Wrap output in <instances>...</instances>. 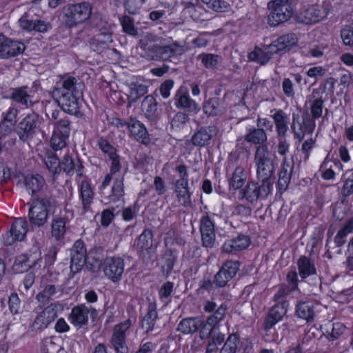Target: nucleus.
Masks as SVG:
<instances>
[{
    "mask_svg": "<svg viewBox=\"0 0 353 353\" xmlns=\"http://www.w3.org/2000/svg\"><path fill=\"white\" fill-rule=\"evenodd\" d=\"M10 230L17 241L23 240L28 232L27 221L23 218L16 219Z\"/></svg>",
    "mask_w": 353,
    "mask_h": 353,
    "instance_id": "a18cd8bd",
    "label": "nucleus"
},
{
    "mask_svg": "<svg viewBox=\"0 0 353 353\" xmlns=\"http://www.w3.org/2000/svg\"><path fill=\"white\" fill-rule=\"evenodd\" d=\"M246 179L247 174L245 168L241 165L236 166L228 179L230 187L238 190L243 185Z\"/></svg>",
    "mask_w": 353,
    "mask_h": 353,
    "instance_id": "37998d69",
    "label": "nucleus"
},
{
    "mask_svg": "<svg viewBox=\"0 0 353 353\" xmlns=\"http://www.w3.org/2000/svg\"><path fill=\"white\" fill-rule=\"evenodd\" d=\"M87 257V251L83 241L74 242L70 251V270L77 273L84 266Z\"/></svg>",
    "mask_w": 353,
    "mask_h": 353,
    "instance_id": "6ab92c4d",
    "label": "nucleus"
},
{
    "mask_svg": "<svg viewBox=\"0 0 353 353\" xmlns=\"http://www.w3.org/2000/svg\"><path fill=\"white\" fill-rule=\"evenodd\" d=\"M97 145L104 154L108 155V157L116 153V149L108 142V140L103 138H100L98 140Z\"/></svg>",
    "mask_w": 353,
    "mask_h": 353,
    "instance_id": "774afa93",
    "label": "nucleus"
},
{
    "mask_svg": "<svg viewBox=\"0 0 353 353\" xmlns=\"http://www.w3.org/2000/svg\"><path fill=\"white\" fill-rule=\"evenodd\" d=\"M129 90L128 100L130 103H135L148 92V86L143 83H131Z\"/></svg>",
    "mask_w": 353,
    "mask_h": 353,
    "instance_id": "de8ad7c7",
    "label": "nucleus"
},
{
    "mask_svg": "<svg viewBox=\"0 0 353 353\" xmlns=\"http://www.w3.org/2000/svg\"><path fill=\"white\" fill-rule=\"evenodd\" d=\"M174 285L172 282L164 283L159 290V298L162 301H166L173 292Z\"/></svg>",
    "mask_w": 353,
    "mask_h": 353,
    "instance_id": "69168bd1",
    "label": "nucleus"
},
{
    "mask_svg": "<svg viewBox=\"0 0 353 353\" xmlns=\"http://www.w3.org/2000/svg\"><path fill=\"white\" fill-rule=\"evenodd\" d=\"M239 269V262L227 261L214 276V282L219 287H224L236 275Z\"/></svg>",
    "mask_w": 353,
    "mask_h": 353,
    "instance_id": "aec40b11",
    "label": "nucleus"
},
{
    "mask_svg": "<svg viewBox=\"0 0 353 353\" xmlns=\"http://www.w3.org/2000/svg\"><path fill=\"white\" fill-rule=\"evenodd\" d=\"M268 139L267 134L262 128H250L245 135V141L252 144L264 145Z\"/></svg>",
    "mask_w": 353,
    "mask_h": 353,
    "instance_id": "c03bdc74",
    "label": "nucleus"
},
{
    "mask_svg": "<svg viewBox=\"0 0 353 353\" xmlns=\"http://www.w3.org/2000/svg\"><path fill=\"white\" fill-rule=\"evenodd\" d=\"M41 261V252L36 246L29 252L17 256L12 265V270L15 273H23L39 265Z\"/></svg>",
    "mask_w": 353,
    "mask_h": 353,
    "instance_id": "f8f14e48",
    "label": "nucleus"
},
{
    "mask_svg": "<svg viewBox=\"0 0 353 353\" xmlns=\"http://www.w3.org/2000/svg\"><path fill=\"white\" fill-rule=\"evenodd\" d=\"M83 84L70 74L60 77L52 90V97L62 110L70 114L79 112L80 99L83 97Z\"/></svg>",
    "mask_w": 353,
    "mask_h": 353,
    "instance_id": "f257e3e1",
    "label": "nucleus"
},
{
    "mask_svg": "<svg viewBox=\"0 0 353 353\" xmlns=\"http://www.w3.org/2000/svg\"><path fill=\"white\" fill-rule=\"evenodd\" d=\"M202 65L207 69H214L220 63L221 58L217 54L202 53L198 56Z\"/></svg>",
    "mask_w": 353,
    "mask_h": 353,
    "instance_id": "603ef678",
    "label": "nucleus"
},
{
    "mask_svg": "<svg viewBox=\"0 0 353 353\" xmlns=\"http://www.w3.org/2000/svg\"><path fill=\"white\" fill-rule=\"evenodd\" d=\"M62 309L61 305L57 303H52L41 312L36 311L37 315L31 324L34 330H43L46 329L57 317L58 312Z\"/></svg>",
    "mask_w": 353,
    "mask_h": 353,
    "instance_id": "ddd939ff",
    "label": "nucleus"
},
{
    "mask_svg": "<svg viewBox=\"0 0 353 353\" xmlns=\"http://www.w3.org/2000/svg\"><path fill=\"white\" fill-rule=\"evenodd\" d=\"M288 303H276L270 310L268 316L265 319V328L270 329L278 322L281 321L285 316L288 310Z\"/></svg>",
    "mask_w": 353,
    "mask_h": 353,
    "instance_id": "cd10ccee",
    "label": "nucleus"
},
{
    "mask_svg": "<svg viewBox=\"0 0 353 353\" xmlns=\"http://www.w3.org/2000/svg\"><path fill=\"white\" fill-rule=\"evenodd\" d=\"M268 6L272 10L268 16V23L275 27L288 21L292 16L294 8L290 0H274Z\"/></svg>",
    "mask_w": 353,
    "mask_h": 353,
    "instance_id": "0eeeda50",
    "label": "nucleus"
},
{
    "mask_svg": "<svg viewBox=\"0 0 353 353\" xmlns=\"http://www.w3.org/2000/svg\"><path fill=\"white\" fill-rule=\"evenodd\" d=\"M18 109L14 106H10L3 112L2 119L0 123V134L7 135L14 129L17 122Z\"/></svg>",
    "mask_w": 353,
    "mask_h": 353,
    "instance_id": "5701e85b",
    "label": "nucleus"
},
{
    "mask_svg": "<svg viewBox=\"0 0 353 353\" xmlns=\"http://www.w3.org/2000/svg\"><path fill=\"white\" fill-rule=\"evenodd\" d=\"M43 162L54 176L61 171V161L52 152L50 151L46 154Z\"/></svg>",
    "mask_w": 353,
    "mask_h": 353,
    "instance_id": "3c124183",
    "label": "nucleus"
},
{
    "mask_svg": "<svg viewBox=\"0 0 353 353\" xmlns=\"http://www.w3.org/2000/svg\"><path fill=\"white\" fill-rule=\"evenodd\" d=\"M327 13V10L323 6L312 5L300 13L299 19L305 24H312L322 21Z\"/></svg>",
    "mask_w": 353,
    "mask_h": 353,
    "instance_id": "4be33fe9",
    "label": "nucleus"
},
{
    "mask_svg": "<svg viewBox=\"0 0 353 353\" xmlns=\"http://www.w3.org/2000/svg\"><path fill=\"white\" fill-rule=\"evenodd\" d=\"M221 216L217 214L210 213L201 217L200 220V232L202 244L205 248H212L215 243L216 220Z\"/></svg>",
    "mask_w": 353,
    "mask_h": 353,
    "instance_id": "9b49d317",
    "label": "nucleus"
},
{
    "mask_svg": "<svg viewBox=\"0 0 353 353\" xmlns=\"http://www.w3.org/2000/svg\"><path fill=\"white\" fill-rule=\"evenodd\" d=\"M317 303L312 301H300L296 306L297 316L307 321H312L315 314V307Z\"/></svg>",
    "mask_w": 353,
    "mask_h": 353,
    "instance_id": "f704fd0d",
    "label": "nucleus"
},
{
    "mask_svg": "<svg viewBox=\"0 0 353 353\" xmlns=\"http://www.w3.org/2000/svg\"><path fill=\"white\" fill-rule=\"evenodd\" d=\"M203 110L205 114L214 117L223 114L226 110V106L221 99L212 97L203 102Z\"/></svg>",
    "mask_w": 353,
    "mask_h": 353,
    "instance_id": "72a5a7b5",
    "label": "nucleus"
},
{
    "mask_svg": "<svg viewBox=\"0 0 353 353\" xmlns=\"http://www.w3.org/2000/svg\"><path fill=\"white\" fill-rule=\"evenodd\" d=\"M239 345V339L236 334H231L228 337L220 353H236Z\"/></svg>",
    "mask_w": 353,
    "mask_h": 353,
    "instance_id": "864d4df0",
    "label": "nucleus"
},
{
    "mask_svg": "<svg viewBox=\"0 0 353 353\" xmlns=\"http://www.w3.org/2000/svg\"><path fill=\"white\" fill-rule=\"evenodd\" d=\"M276 157L266 145H259L254 152V163L257 179L261 182H268L273 186L274 172L276 165Z\"/></svg>",
    "mask_w": 353,
    "mask_h": 353,
    "instance_id": "20e7f679",
    "label": "nucleus"
},
{
    "mask_svg": "<svg viewBox=\"0 0 353 353\" xmlns=\"http://www.w3.org/2000/svg\"><path fill=\"white\" fill-rule=\"evenodd\" d=\"M353 232V219H348L334 236L336 247H341L346 242L347 236Z\"/></svg>",
    "mask_w": 353,
    "mask_h": 353,
    "instance_id": "49530a36",
    "label": "nucleus"
},
{
    "mask_svg": "<svg viewBox=\"0 0 353 353\" xmlns=\"http://www.w3.org/2000/svg\"><path fill=\"white\" fill-rule=\"evenodd\" d=\"M274 150L280 156L285 159L290 152V141L288 135H278L276 136V141L274 144Z\"/></svg>",
    "mask_w": 353,
    "mask_h": 353,
    "instance_id": "8fccbe9b",
    "label": "nucleus"
},
{
    "mask_svg": "<svg viewBox=\"0 0 353 353\" xmlns=\"http://www.w3.org/2000/svg\"><path fill=\"white\" fill-rule=\"evenodd\" d=\"M152 230L145 229L135 241L134 246L141 251L148 250L152 246Z\"/></svg>",
    "mask_w": 353,
    "mask_h": 353,
    "instance_id": "09e8293b",
    "label": "nucleus"
},
{
    "mask_svg": "<svg viewBox=\"0 0 353 353\" xmlns=\"http://www.w3.org/2000/svg\"><path fill=\"white\" fill-rule=\"evenodd\" d=\"M25 45L19 41L5 37H0V57L10 58L21 54L25 50Z\"/></svg>",
    "mask_w": 353,
    "mask_h": 353,
    "instance_id": "412c9836",
    "label": "nucleus"
},
{
    "mask_svg": "<svg viewBox=\"0 0 353 353\" xmlns=\"http://www.w3.org/2000/svg\"><path fill=\"white\" fill-rule=\"evenodd\" d=\"M68 139V137H63L62 134L53 132L50 139V145L54 151L61 150L66 147Z\"/></svg>",
    "mask_w": 353,
    "mask_h": 353,
    "instance_id": "13d9d810",
    "label": "nucleus"
},
{
    "mask_svg": "<svg viewBox=\"0 0 353 353\" xmlns=\"http://www.w3.org/2000/svg\"><path fill=\"white\" fill-rule=\"evenodd\" d=\"M294 164L292 159H288V157L283 159L279 171L278 186L280 190L287 189L291 179Z\"/></svg>",
    "mask_w": 353,
    "mask_h": 353,
    "instance_id": "a878e982",
    "label": "nucleus"
},
{
    "mask_svg": "<svg viewBox=\"0 0 353 353\" xmlns=\"http://www.w3.org/2000/svg\"><path fill=\"white\" fill-rule=\"evenodd\" d=\"M131 136L144 145L150 142L149 134L145 125L139 121L131 118L128 123Z\"/></svg>",
    "mask_w": 353,
    "mask_h": 353,
    "instance_id": "bb28decb",
    "label": "nucleus"
},
{
    "mask_svg": "<svg viewBox=\"0 0 353 353\" xmlns=\"http://www.w3.org/2000/svg\"><path fill=\"white\" fill-rule=\"evenodd\" d=\"M131 325V320L128 319L114 326L111 338V344L117 353L128 352L125 338Z\"/></svg>",
    "mask_w": 353,
    "mask_h": 353,
    "instance_id": "dca6fc26",
    "label": "nucleus"
},
{
    "mask_svg": "<svg viewBox=\"0 0 353 353\" xmlns=\"http://www.w3.org/2000/svg\"><path fill=\"white\" fill-rule=\"evenodd\" d=\"M175 97L177 107L185 109L189 112H197L199 111V105L190 98L186 89H180L176 94Z\"/></svg>",
    "mask_w": 353,
    "mask_h": 353,
    "instance_id": "473e14b6",
    "label": "nucleus"
},
{
    "mask_svg": "<svg viewBox=\"0 0 353 353\" xmlns=\"http://www.w3.org/2000/svg\"><path fill=\"white\" fill-rule=\"evenodd\" d=\"M215 126L201 128L192 137L191 141L194 146L202 148L210 143L212 138L217 135Z\"/></svg>",
    "mask_w": 353,
    "mask_h": 353,
    "instance_id": "b1692460",
    "label": "nucleus"
},
{
    "mask_svg": "<svg viewBox=\"0 0 353 353\" xmlns=\"http://www.w3.org/2000/svg\"><path fill=\"white\" fill-rule=\"evenodd\" d=\"M203 323V317L192 316L183 319L177 325V331L183 334H192L197 332Z\"/></svg>",
    "mask_w": 353,
    "mask_h": 353,
    "instance_id": "c85d7f7f",
    "label": "nucleus"
},
{
    "mask_svg": "<svg viewBox=\"0 0 353 353\" xmlns=\"http://www.w3.org/2000/svg\"><path fill=\"white\" fill-rule=\"evenodd\" d=\"M142 107L147 112L154 114L157 111L155 99L151 95L146 96L142 102Z\"/></svg>",
    "mask_w": 353,
    "mask_h": 353,
    "instance_id": "338daca9",
    "label": "nucleus"
},
{
    "mask_svg": "<svg viewBox=\"0 0 353 353\" xmlns=\"http://www.w3.org/2000/svg\"><path fill=\"white\" fill-rule=\"evenodd\" d=\"M272 49H270V45L266 46L263 49L255 47L248 55V59L260 64H265L269 61L272 56L274 54Z\"/></svg>",
    "mask_w": 353,
    "mask_h": 353,
    "instance_id": "e433bc0d",
    "label": "nucleus"
},
{
    "mask_svg": "<svg viewBox=\"0 0 353 353\" xmlns=\"http://www.w3.org/2000/svg\"><path fill=\"white\" fill-rule=\"evenodd\" d=\"M39 88V85L35 82L30 87L24 85L12 88L10 99L26 108H31L39 101L37 93Z\"/></svg>",
    "mask_w": 353,
    "mask_h": 353,
    "instance_id": "1a4fd4ad",
    "label": "nucleus"
},
{
    "mask_svg": "<svg viewBox=\"0 0 353 353\" xmlns=\"http://www.w3.org/2000/svg\"><path fill=\"white\" fill-rule=\"evenodd\" d=\"M79 192L83 208L85 210H88L94 197V192L88 181L83 180L81 182L79 185Z\"/></svg>",
    "mask_w": 353,
    "mask_h": 353,
    "instance_id": "ea45409f",
    "label": "nucleus"
},
{
    "mask_svg": "<svg viewBox=\"0 0 353 353\" xmlns=\"http://www.w3.org/2000/svg\"><path fill=\"white\" fill-rule=\"evenodd\" d=\"M157 319V312L154 307L150 305L148 311L145 316L143 321V326L145 327L148 332L152 331L154 328L155 321Z\"/></svg>",
    "mask_w": 353,
    "mask_h": 353,
    "instance_id": "4d7b16f0",
    "label": "nucleus"
},
{
    "mask_svg": "<svg viewBox=\"0 0 353 353\" xmlns=\"http://www.w3.org/2000/svg\"><path fill=\"white\" fill-rule=\"evenodd\" d=\"M145 2L144 0H125V8L130 14H135Z\"/></svg>",
    "mask_w": 353,
    "mask_h": 353,
    "instance_id": "e2e57ef3",
    "label": "nucleus"
},
{
    "mask_svg": "<svg viewBox=\"0 0 353 353\" xmlns=\"http://www.w3.org/2000/svg\"><path fill=\"white\" fill-rule=\"evenodd\" d=\"M292 290L289 286L285 284L279 285L276 292L273 296V300L276 303H282L287 302L285 299Z\"/></svg>",
    "mask_w": 353,
    "mask_h": 353,
    "instance_id": "052dcab7",
    "label": "nucleus"
},
{
    "mask_svg": "<svg viewBox=\"0 0 353 353\" xmlns=\"http://www.w3.org/2000/svg\"><path fill=\"white\" fill-rule=\"evenodd\" d=\"M174 193L176 200L180 205L184 207L191 205L192 193L190 192L188 182L184 181H176L174 184Z\"/></svg>",
    "mask_w": 353,
    "mask_h": 353,
    "instance_id": "2f4dec72",
    "label": "nucleus"
},
{
    "mask_svg": "<svg viewBox=\"0 0 353 353\" xmlns=\"http://www.w3.org/2000/svg\"><path fill=\"white\" fill-rule=\"evenodd\" d=\"M39 116L35 112L27 114L18 124L17 134L23 142L33 138L39 127Z\"/></svg>",
    "mask_w": 353,
    "mask_h": 353,
    "instance_id": "4468645a",
    "label": "nucleus"
},
{
    "mask_svg": "<svg viewBox=\"0 0 353 353\" xmlns=\"http://www.w3.org/2000/svg\"><path fill=\"white\" fill-rule=\"evenodd\" d=\"M52 124L54 125V132L69 137L70 133V121L66 117L60 119Z\"/></svg>",
    "mask_w": 353,
    "mask_h": 353,
    "instance_id": "5fc2aeb1",
    "label": "nucleus"
},
{
    "mask_svg": "<svg viewBox=\"0 0 353 353\" xmlns=\"http://www.w3.org/2000/svg\"><path fill=\"white\" fill-rule=\"evenodd\" d=\"M24 184L29 194L34 195L39 192L45 185V180L39 174H28L24 178Z\"/></svg>",
    "mask_w": 353,
    "mask_h": 353,
    "instance_id": "4c0bfd02",
    "label": "nucleus"
},
{
    "mask_svg": "<svg viewBox=\"0 0 353 353\" xmlns=\"http://www.w3.org/2000/svg\"><path fill=\"white\" fill-rule=\"evenodd\" d=\"M297 43V39L294 34H288L279 37L270 45L274 53L276 54L287 48H290Z\"/></svg>",
    "mask_w": 353,
    "mask_h": 353,
    "instance_id": "58836bf2",
    "label": "nucleus"
},
{
    "mask_svg": "<svg viewBox=\"0 0 353 353\" xmlns=\"http://www.w3.org/2000/svg\"><path fill=\"white\" fill-rule=\"evenodd\" d=\"M297 266L300 276L304 279L316 274L314 263L306 256H301L297 261Z\"/></svg>",
    "mask_w": 353,
    "mask_h": 353,
    "instance_id": "79ce46f5",
    "label": "nucleus"
},
{
    "mask_svg": "<svg viewBox=\"0 0 353 353\" xmlns=\"http://www.w3.org/2000/svg\"><path fill=\"white\" fill-rule=\"evenodd\" d=\"M250 244V238L246 235L240 234L232 239L226 241L221 249L223 252L232 253L243 250L247 248Z\"/></svg>",
    "mask_w": 353,
    "mask_h": 353,
    "instance_id": "c756f323",
    "label": "nucleus"
},
{
    "mask_svg": "<svg viewBox=\"0 0 353 353\" xmlns=\"http://www.w3.org/2000/svg\"><path fill=\"white\" fill-rule=\"evenodd\" d=\"M341 37L345 46H353V28L345 26L341 31Z\"/></svg>",
    "mask_w": 353,
    "mask_h": 353,
    "instance_id": "0e129e2a",
    "label": "nucleus"
},
{
    "mask_svg": "<svg viewBox=\"0 0 353 353\" xmlns=\"http://www.w3.org/2000/svg\"><path fill=\"white\" fill-rule=\"evenodd\" d=\"M119 22L124 32L131 36L137 35L138 32L134 27V19L132 17L127 15L123 16L119 18Z\"/></svg>",
    "mask_w": 353,
    "mask_h": 353,
    "instance_id": "6e6d98bb",
    "label": "nucleus"
},
{
    "mask_svg": "<svg viewBox=\"0 0 353 353\" xmlns=\"http://www.w3.org/2000/svg\"><path fill=\"white\" fill-rule=\"evenodd\" d=\"M124 267V260L119 256L107 257L101 264L105 276L113 283L121 280Z\"/></svg>",
    "mask_w": 353,
    "mask_h": 353,
    "instance_id": "2eb2a0df",
    "label": "nucleus"
},
{
    "mask_svg": "<svg viewBox=\"0 0 353 353\" xmlns=\"http://www.w3.org/2000/svg\"><path fill=\"white\" fill-rule=\"evenodd\" d=\"M139 46L144 51L143 57L147 60L166 61L181 51V46L172 41V38L159 37L152 34L145 35Z\"/></svg>",
    "mask_w": 353,
    "mask_h": 353,
    "instance_id": "f03ea898",
    "label": "nucleus"
},
{
    "mask_svg": "<svg viewBox=\"0 0 353 353\" xmlns=\"http://www.w3.org/2000/svg\"><path fill=\"white\" fill-rule=\"evenodd\" d=\"M89 313V308L84 304L75 306L72 309L69 321L74 326L81 327L88 323Z\"/></svg>",
    "mask_w": 353,
    "mask_h": 353,
    "instance_id": "7c9ffc66",
    "label": "nucleus"
},
{
    "mask_svg": "<svg viewBox=\"0 0 353 353\" xmlns=\"http://www.w3.org/2000/svg\"><path fill=\"white\" fill-rule=\"evenodd\" d=\"M203 309L206 313H212L208 316L205 321L203 319V323L199 329V336L201 339H210L213 332L219 327V323L224 319L228 305L222 303L219 307L213 300H206L203 302Z\"/></svg>",
    "mask_w": 353,
    "mask_h": 353,
    "instance_id": "7ed1b4c3",
    "label": "nucleus"
},
{
    "mask_svg": "<svg viewBox=\"0 0 353 353\" xmlns=\"http://www.w3.org/2000/svg\"><path fill=\"white\" fill-rule=\"evenodd\" d=\"M72 216V212L65 207L63 210H60L58 214L54 216L51 221V234L52 237L57 241L64 238L67 231L66 225Z\"/></svg>",
    "mask_w": 353,
    "mask_h": 353,
    "instance_id": "f3484780",
    "label": "nucleus"
},
{
    "mask_svg": "<svg viewBox=\"0 0 353 353\" xmlns=\"http://www.w3.org/2000/svg\"><path fill=\"white\" fill-rule=\"evenodd\" d=\"M76 165L77 164L74 160L66 154L61 162V170L62 169L68 174H72Z\"/></svg>",
    "mask_w": 353,
    "mask_h": 353,
    "instance_id": "680f3d73",
    "label": "nucleus"
},
{
    "mask_svg": "<svg viewBox=\"0 0 353 353\" xmlns=\"http://www.w3.org/2000/svg\"><path fill=\"white\" fill-rule=\"evenodd\" d=\"M20 28L26 32L36 31L39 32H46L50 27L48 23L40 19H31L29 15L26 12L18 21Z\"/></svg>",
    "mask_w": 353,
    "mask_h": 353,
    "instance_id": "393cba45",
    "label": "nucleus"
},
{
    "mask_svg": "<svg viewBox=\"0 0 353 353\" xmlns=\"http://www.w3.org/2000/svg\"><path fill=\"white\" fill-rule=\"evenodd\" d=\"M333 165L339 169H342L343 165L339 160H334L330 158L329 154L325 158L321 165L320 170L322 172V177L325 180H331L334 179L335 173L333 170Z\"/></svg>",
    "mask_w": 353,
    "mask_h": 353,
    "instance_id": "a19ab883",
    "label": "nucleus"
},
{
    "mask_svg": "<svg viewBox=\"0 0 353 353\" xmlns=\"http://www.w3.org/2000/svg\"><path fill=\"white\" fill-rule=\"evenodd\" d=\"M272 119L275 124L276 136L287 135L290 123V118L282 110H275L272 114Z\"/></svg>",
    "mask_w": 353,
    "mask_h": 353,
    "instance_id": "c9c22d12",
    "label": "nucleus"
},
{
    "mask_svg": "<svg viewBox=\"0 0 353 353\" xmlns=\"http://www.w3.org/2000/svg\"><path fill=\"white\" fill-rule=\"evenodd\" d=\"M92 7L89 2H81L68 5L64 10L63 19L70 28L87 21L91 17Z\"/></svg>",
    "mask_w": 353,
    "mask_h": 353,
    "instance_id": "39448f33",
    "label": "nucleus"
},
{
    "mask_svg": "<svg viewBox=\"0 0 353 353\" xmlns=\"http://www.w3.org/2000/svg\"><path fill=\"white\" fill-rule=\"evenodd\" d=\"M57 293V288L53 285H46L44 289L37 294L36 299L41 303H46L51 299Z\"/></svg>",
    "mask_w": 353,
    "mask_h": 353,
    "instance_id": "bf43d9fd",
    "label": "nucleus"
},
{
    "mask_svg": "<svg viewBox=\"0 0 353 353\" xmlns=\"http://www.w3.org/2000/svg\"><path fill=\"white\" fill-rule=\"evenodd\" d=\"M273 186L268 182H261L259 185L256 181H249L241 190V199H245L251 204H255L259 199H265L272 192Z\"/></svg>",
    "mask_w": 353,
    "mask_h": 353,
    "instance_id": "6e6552de",
    "label": "nucleus"
},
{
    "mask_svg": "<svg viewBox=\"0 0 353 353\" xmlns=\"http://www.w3.org/2000/svg\"><path fill=\"white\" fill-rule=\"evenodd\" d=\"M112 174L110 172L107 174L99 187L101 197L105 203L120 201L124 196L123 177L115 179L112 186L109 188Z\"/></svg>",
    "mask_w": 353,
    "mask_h": 353,
    "instance_id": "423d86ee",
    "label": "nucleus"
},
{
    "mask_svg": "<svg viewBox=\"0 0 353 353\" xmlns=\"http://www.w3.org/2000/svg\"><path fill=\"white\" fill-rule=\"evenodd\" d=\"M49 199L41 198L33 200L28 210V217L30 223L37 227L43 226L48 219Z\"/></svg>",
    "mask_w": 353,
    "mask_h": 353,
    "instance_id": "9d476101",
    "label": "nucleus"
},
{
    "mask_svg": "<svg viewBox=\"0 0 353 353\" xmlns=\"http://www.w3.org/2000/svg\"><path fill=\"white\" fill-rule=\"evenodd\" d=\"M319 91L316 89L312 90L310 95L307 97L305 106L310 110L312 119L308 121L307 129L310 132H312L315 128V119H319L322 116L323 108V100L321 97H318Z\"/></svg>",
    "mask_w": 353,
    "mask_h": 353,
    "instance_id": "a211bd4d",
    "label": "nucleus"
}]
</instances>
